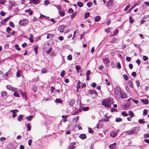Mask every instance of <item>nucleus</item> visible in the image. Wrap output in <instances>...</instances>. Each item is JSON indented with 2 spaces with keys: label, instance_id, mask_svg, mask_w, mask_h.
Here are the masks:
<instances>
[{
  "label": "nucleus",
  "instance_id": "obj_16",
  "mask_svg": "<svg viewBox=\"0 0 149 149\" xmlns=\"http://www.w3.org/2000/svg\"><path fill=\"white\" fill-rule=\"evenodd\" d=\"M101 17L100 16L97 15L95 18V22H98L100 20Z\"/></svg>",
  "mask_w": 149,
  "mask_h": 149
},
{
  "label": "nucleus",
  "instance_id": "obj_5",
  "mask_svg": "<svg viewBox=\"0 0 149 149\" xmlns=\"http://www.w3.org/2000/svg\"><path fill=\"white\" fill-rule=\"evenodd\" d=\"M19 91L20 94L23 97H24V98L26 100L27 98L26 93L24 92L22 90H20Z\"/></svg>",
  "mask_w": 149,
  "mask_h": 149
},
{
  "label": "nucleus",
  "instance_id": "obj_63",
  "mask_svg": "<svg viewBox=\"0 0 149 149\" xmlns=\"http://www.w3.org/2000/svg\"><path fill=\"white\" fill-rule=\"evenodd\" d=\"M126 60L127 61H130L131 60V58L130 57L127 56L126 57Z\"/></svg>",
  "mask_w": 149,
  "mask_h": 149
},
{
  "label": "nucleus",
  "instance_id": "obj_44",
  "mask_svg": "<svg viewBox=\"0 0 149 149\" xmlns=\"http://www.w3.org/2000/svg\"><path fill=\"white\" fill-rule=\"evenodd\" d=\"M9 25L12 28H13L15 26V25H14V23L11 22H9Z\"/></svg>",
  "mask_w": 149,
  "mask_h": 149
},
{
  "label": "nucleus",
  "instance_id": "obj_15",
  "mask_svg": "<svg viewBox=\"0 0 149 149\" xmlns=\"http://www.w3.org/2000/svg\"><path fill=\"white\" fill-rule=\"evenodd\" d=\"M116 145V143H113L110 145L109 147L111 149L114 148Z\"/></svg>",
  "mask_w": 149,
  "mask_h": 149
},
{
  "label": "nucleus",
  "instance_id": "obj_47",
  "mask_svg": "<svg viewBox=\"0 0 149 149\" xmlns=\"http://www.w3.org/2000/svg\"><path fill=\"white\" fill-rule=\"evenodd\" d=\"M123 76L125 80L127 81L128 79V76L127 75L124 74Z\"/></svg>",
  "mask_w": 149,
  "mask_h": 149
},
{
  "label": "nucleus",
  "instance_id": "obj_41",
  "mask_svg": "<svg viewBox=\"0 0 149 149\" xmlns=\"http://www.w3.org/2000/svg\"><path fill=\"white\" fill-rule=\"evenodd\" d=\"M38 46H36L34 47V51L35 52L36 54H37L38 53Z\"/></svg>",
  "mask_w": 149,
  "mask_h": 149
},
{
  "label": "nucleus",
  "instance_id": "obj_34",
  "mask_svg": "<svg viewBox=\"0 0 149 149\" xmlns=\"http://www.w3.org/2000/svg\"><path fill=\"white\" fill-rule=\"evenodd\" d=\"M113 1L112 0H110L107 3V5H111L112 4Z\"/></svg>",
  "mask_w": 149,
  "mask_h": 149
},
{
  "label": "nucleus",
  "instance_id": "obj_17",
  "mask_svg": "<svg viewBox=\"0 0 149 149\" xmlns=\"http://www.w3.org/2000/svg\"><path fill=\"white\" fill-rule=\"evenodd\" d=\"M121 98H127V94L124 93H122L121 95Z\"/></svg>",
  "mask_w": 149,
  "mask_h": 149
},
{
  "label": "nucleus",
  "instance_id": "obj_59",
  "mask_svg": "<svg viewBox=\"0 0 149 149\" xmlns=\"http://www.w3.org/2000/svg\"><path fill=\"white\" fill-rule=\"evenodd\" d=\"M11 29L9 27H7L6 29V31L8 32V33H9V31H11Z\"/></svg>",
  "mask_w": 149,
  "mask_h": 149
},
{
  "label": "nucleus",
  "instance_id": "obj_29",
  "mask_svg": "<svg viewBox=\"0 0 149 149\" xmlns=\"http://www.w3.org/2000/svg\"><path fill=\"white\" fill-rule=\"evenodd\" d=\"M54 6L56 7L58 9L59 13H60V11L61 10V7L59 5H55Z\"/></svg>",
  "mask_w": 149,
  "mask_h": 149
},
{
  "label": "nucleus",
  "instance_id": "obj_19",
  "mask_svg": "<svg viewBox=\"0 0 149 149\" xmlns=\"http://www.w3.org/2000/svg\"><path fill=\"white\" fill-rule=\"evenodd\" d=\"M103 61L105 64L109 63L110 62V61L108 58H105L103 59Z\"/></svg>",
  "mask_w": 149,
  "mask_h": 149
},
{
  "label": "nucleus",
  "instance_id": "obj_12",
  "mask_svg": "<svg viewBox=\"0 0 149 149\" xmlns=\"http://www.w3.org/2000/svg\"><path fill=\"white\" fill-rule=\"evenodd\" d=\"M79 137L81 139H84L86 138V136L85 134H81L79 136Z\"/></svg>",
  "mask_w": 149,
  "mask_h": 149
},
{
  "label": "nucleus",
  "instance_id": "obj_60",
  "mask_svg": "<svg viewBox=\"0 0 149 149\" xmlns=\"http://www.w3.org/2000/svg\"><path fill=\"white\" fill-rule=\"evenodd\" d=\"M47 72V71L45 69L43 68L41 70V72L42 73H46Z\"/></svg>",
  "mask_w": 149,
  "mask_h": 149
},
{
  "label": "nucleus",
  "instance_id": "obj_30",
  "mask_svg": "<svg viewBox=\"0 0 149 149\" xmlns=\"http://www.w3.org/2000/svg\"><path fill=\"white\" fill-rule=\"evenodd\" d=\"M128 84L130 86L131 88H133L134 86L133 85V84L132 82L131 81H130L128 82Z\"/></svg>",
  "mask_w": 149,
  "mask_h": 149
},
{
  "label": "nucleus",
  "instance_id": "obj_21",
  "mask_svg": "<svg viewBox=\"0 0 149 149\" xmlns=\"http://www.w3.org/2000/svg\"><path fill=\"white\" fill-rule=\"evenodd\" d=\"M75 102V100L74 99H72L71 100L70 104L69 105L71 106H73V104H74V103Z\"/></svg>",
  "mask_w": 149,
  "mask_h": 149
},
{
  "label": "nucleus",
  "instance_id": "obj_40",
  "mask_svg": "<svg viewBox=\"0 0 149 149\" xmlns=\"http://www.w3.org/2000/svg\"><path fill=\"white\" fill-rule=\"evenodd\" d=\"M15 49L18 51H20V48L19 47L18 45L17 44H15Z\"/></svg>",
  "mask_w": 149,
  "mask_h": 149
},
{
  "label": "nucleus",
  "instance_id": "obj_46",
  "mask_svg": "<svg viewBox=\"0 0 149 149\" xmlns=\"http://www.w3.org/2000/svg\"><path fill=\"white\" fill-rule=\"evenodd\" d=\"M118 30H117V29L116 30H115L113 34L112 35V36L116 35L118 34Z\"/></svg>",
  "mask_w": 149,
  "mask_h": 149
},
{
  "label": "nucleus",
  "instance_id": "obj_13",
  "mask_svg": "<svg viewBox=\"0 0 149 149\" xmlns=\"http://www.w3.org/2000/svg\"><path fill=\"white\" fill-rule=\"evenodd\" d=\"M141 101L144 104H148L149 103V101L147 99H142L141 100Z\"/></svg>",
  "mask_w": 149,
  "mask_h": 149
},
{
  "label": "nucleus",
  "instance_id": "obj_62",
  "mask_svg": "<svg viewBox=\"0 0 149 149\" xmlns=\"http://www.w3.org/2000/svg\"><path fill=\"white\" fill-rule=\"evenodd\" d=\"M132 75L133 77H136V73L135 72H133L132 73Z\"/></svg>",
  "mask_w": 149,
  "mask_h": 149
},
{
  "label": "nucleus",
  "instance_id": "obj_36",
  "mask_svg": "<svg viewBox=\"0 0 149 149\" xmlns=\"http://www.w3.org/2000/svg\"><path fill=\"white\" fill-rule=\"evenodd\" d=\"M137 86L138 87H139L140 86V84L139 81L136 80V81Z\"/></svg>",
  "mask_w": 149,
  "mask_h": 149
},
{
  "label": "nucleus",
  "instance_id": "obj_27",
  "mask_svg": "<svg viewBox=\"0 0 149 149\" xmlns=\"http://www.w3.org/2000/svg\"><path fill=\"white\" fill-rule=\"evenodd\" d=\"M33 117V115H30L28 117H26V118L28 120H31V119Z\"/></svg>",
  "mask_w": 149,
  "mask_h": 149
},
{
  "label": "nucleus",
  "instance_id": "obj_55",
  "mask_svg": "<svg viewBox=\"0 0 149 149\" xmlns=\"http://www.w3.org/2000/svg\"><path fill=\"white\" fill-rule=\"evenodd\" d=\"M89 108L88 107H84L83 108V110L84 111H87L88 110Z\"/></svg>",
  "mask_w": 149,
  "mask_h": 149
},
{
  "label": "nucleus",
  "instance_id": "obj_39",
  "mask_svg": "<svg viewBox=\"0 0 149 149\" xmlns=\"http://www.w3.org/2000/svg\"><path fill=\"white\" fill-rule=\"evenodd\" d=\"M75 68L77 70H79L81 68V67L78 65L75 66Z\"/></svg>",
  "mask_w": 149,
  "mask_h": 149
},
{
  "label": "nucleus",
  "instance_id": "obj_28",
  "mask_svg": "<svg viewBox=\"0 0 149 149\" xmlns=\"http://www.w3.org/2000/svg\"><path fill=\"white\" fill-rule=\"evenodd\" d=\"M28 21L26 19H24L22 21V26L24 25V24H26L27 23Z\"/></svg>",
  "mask_w": 149,
  "mask_h": 149
},
{
  "label": "nucleus",
  "instance_id": "obj_31",
  "mask_svg": "<svg viewBox=\"0 0 149 149\" xmlns=\"http://www.w3.org/2000/svg\"><path fill=\"white\" fill-rule=\"evenodd\" d=\"M129 21H130V24H132L134 22V20L132 18L131 16H130L129 17Z\"/></svg>",
  "mask_w": 149,
  "mask_h": 149
},
{
  "label": "nucleus",
  "instance_id": "obj_35",
  "mask_svg": "<svg viewBox=\"0 0 149 149\" xmlns=\"http://www.w3.org/2000/svg\"><path fill=\"white\" fill-rule=\"evenodd\" d=\"M13 95L15 97H19V93L17 92H15L13 94Z\"/></svg>",
  "mask_w": 149,
  "mask_h": 149
},
{
  "label": "nucleus",
  "instance_id": "obj_50",
  "mask_svg": "<svg viewBox=\"0 0 149 149\" xmlns=\"http://www.w3.org/2000/svg\"><path fill=\"white\" fill-rule=\"evenodd\" d=\"M117 40V38L116 37L113 38L111 41V42H114L116 41Z\"/></svg>",
  "mask_w": 149,
  "mask_h": 149
},
{
  "label": "nucleus",
  "instance_id": "obj_18",
  "mask_svg": "<svg viewBox=\"0 0 149 149\" xmlns=\"http://www.w3.org/2000/svg\"><path fill=\"white\" fill-rule=\"evenodd\" d=\"M68 117V115L66 116H65V115H63L62 116V117L64 119L63 122L64 123H65L67 121V117Z\"/></svg>",
  "mask_w": 149,
  "mask_h": 149
},
{
  "label": "nucleus",
  "instance_id": "obj_14",
  "mask_svg": "<svg viewBox=\"0 0 149 149\" xmlns=\"http://www.w3.org/2000/svg\"><path fill=\"white\" fill-rule=\"evenodd\" d=\"M7 88L9 90L13 91L14 88L10 85H7L6 86Z\"/></svg>",
  "mask_w": 149,
  "mask_h": 149
},
{
  "label": "nucleus",
  "instance_id": "obj_51",
  "mask_svg": "<svg viewBox=\"0 0 149 149\" xmlns=\"http://www.w3.org/2000/svg\"><path fill=\"white\" fill-rule=\"evenodd\" d=\"M67 59L68 60H71L72 59V56L71 55H68L67 58Z\"/></svg>",
  "mask_w": 149,
  "mask_h": 149
},
{
  "label": "nucleus",
  "instance_id": "obj_6",
  "mask_svg": "<svg viewBox=\"0 0 149 149\" xmlns=\"http://www.w3.org/2000/svg\"><path fill=\"white\" fill-rule=\"evenodd\" d=\"M18 110L17 109H15L13 110H11L10 112H13L12 116L13 118H14L17 115L16 113L17 112H18Z\"/></svg>",
  "mask_w": 149,
  "mask_h": 149
},
{
  "label": "nucleus",
  "instance_id": "obj_52",
  "mask_svg": "<svg viewBox=\"0 0 149 149\" xmlns=\"http://www.w3.org/2000/svg\"><path fill=\"white\" fill-rule=\"evenodd\" d=\"M76 14H77L76 13H74L72 14V15H71V19H72L76 15Z\"/></svg>",
  "mask_w": 149,
  "mask_h": 149
},
{
  "label": "nucleus",
  "instance_id": "obj_42",
  "mask_svg": "<svg viewBox=\"0 0 149 149\" xmlns=\"http://www.w3.org/2000/svg\"><path fill=\"white\" fill-rule=\"evenodd\" d=\"M10 17H7L6 18H5L2 22L5 23H6L7 21H8L9 19L10 18Z\"/></svg>",
  "mask_w": 149,
  "mask_h": 149
},
{
  "label": "nucleus",
  "instance_id": "obj_10",
  "mask_svg": "<svg viewBox=\"0 0 149 149\" xmlns=\"http://www.w3.org/2000/svg\"><path fill=\"white\" fill-rule=\"evenodd\" d=\"M1 96L3 97H6L7 96V93L5 91H3L1 93Z\"/></svg>",
  "mask_w": 149,
  "mask_h": 149
},
{
  "label": "nucleus",
  "instance_id": "obj_43",
  "mask_svg": "<svg viewBox=\"0 0 149 149\" xmlns=\"http://www.w3.org/2000/svg\"><path fill=\"white\" fill-rule=\"evenodd\" d=\"M44 3L45 5L47 6L50 3V2L48 0H46L45 1Z\"/></svg>",
  "mask_w": 149,
  "mask_h": 149
},
{
  "label": "nucleus",
  "instance_id": "obj_11",
  "mask_svg": "<svg viewBox=\"0 0 149 149\" xmlns=\"http://www.w3.org/2000/svg\"><path fill=\"white\" fill-rule=\"evenodd\" d=\"M117 135V133L113 131L110 134V136L112 137H116Z\"/></svg>",
  "mask_w": 149,
  "mask_h": 149
},
{
  "label": "nucleus",
  "instance_id": "obj_57",
  "mask_svg": "<svg viewBox=\"0 0 149 149\" xmlns=\"http://www.w3.org/2000/svg\"><path fill=\"white\" fill-rule=\"evenodd\" d=\"M111 67L112 68H115L116 67V66L115 65L114 63L113 62L111 63Z\"/></svg>",
  "mask_w": 149,
  "mask_h": 149
},
{
  "label": "nucleus",
  "instance_id": "obj_64",
  "mask_svg": "<svg viewBox=\"0 0 149 149\" xmlns=\"http://www.w3.org/2000/svg\"><path fill=\"white\" fill-rule=\"evenodd\" d=\"M144 138H149V134H145L144 135Z\"/></svg>",
  "mask_w": 149,
  "mask_h": 149
},
{
  "label": "nucleus",
  "instance_id": "obj_54",
  "mask_svg": "<svg viewBox=\"0 0 149 149\" xmlns=\"http://www.w3.org/2000/svg\"><path fill=\"white\" fill-rule=\"evenodd\" d=\"M65 74V72L64 70L62 71L61 73V77H63L64 76V75Z\"/></svg>",
  "mask_w": 149,
  "mask_h": 149
},
{
  "label": "nucleus",
  "instance_id": "obj_45",
  "mask_svg": "<svg viewBox=\"0 0 149 149\" xmlns=\"http://www.w3.org/2000/svg\"><path fill=\"white\" fill-rule=\"evenodd\" d=\"M59 13L60 14V15L61 16H63L65 14V12L63 11H61V12H60V13Z\"/></svg>",
  "mask_w": 149,
  "mask_h": 149
},
{
  "label": "nucleus",
  "instance_id": "obj_3",
  "mask_svg": "<svg viewBox=\"0 0 149 149\" xmlns=\"http://www.w3.org/2000/svg\"><path fill=\"white\" fill-rule=\"evenodd\" d=\"M115 93L116 96L118 98H120L122 93L120 88L117 87L115 90Z\"/></svg>",
  "mask_w": 149,
  "mask_h": 149
},
{
  "label": "nucleus",
  "instance_id": "obj_58",
  "mask_svg": "<svg viewBox=\"0 0 149 149\" xmlns=\"http://www.w3.org/2000/svg\"><path fill=\"white\" fill-rule=\"evenodd\" d=\"M147 109H145L143 111V115H146L147 114Z\"/></svg>",
  "mask_w": 149,
  "mask_h": 149
},
{
  "label": "nucleus",
  "instance_id": "obj_8",
  "mask_svg": "<svg viewBox=\"0 0 149 149\" xmlns=\"http://www.w3.org/2000/svg\"><path fill=\"white\" fill-rule=\"evenodd\" d=\"M88 94H89L91 95L95 94L96 95H97V93L95 90H89L88 91Z\"/></svg>",
  "mask_w": 149,
  "mask_h": 149
},
{
  "label": "nucleus",
  "instance_id": "obj_53",
  "mask_svg": "<svg viewBox=\"0 0 149 149\" xmlns=\"http://www.w3.org/2000/svg\"><path fill=\"white\" fill-rule=\"evenodd\" d=\"M143 59L144 61H146L148 59V58L146 56H144L143 57Z\"/></svg>",
  "mask_w": 149,
  "mask_h": 149
},
{
  "label": "nucleus",
  "instance_id": "obj_38",
  "mask_svg": "<svg viewBox=\"0 0 149 149\" xmlns=\"http://www.w3.org/2000/svg\"><path fill=\"white\" fill-rule=\"evenodd\" d=\"M122 120V119L120 118H116V121L117 122H121Z\"/></svg>",
  "mask_w": 149,
  "mask_h": 149
},
{
  "label": "nucleus",
  "instance_id": "obj_4",
  "mask_svg": "<svg viewBox=\"0 0 149 149\" xmlns=\"http://www.w3.org/2000/svg\"><path fill=\"white\" fill-rule=\"evenodd\" d=\"M66 28V26L64 25H62L60 26L58 29V30L61 33L63 32L65 29Z\"/></svg>",
  "mask_w": 149,
  "mask_h": 149
},
{
  "label": "nucleus",
  "instance_id": "obj_20",
  "mask_svg": "<svg viewBox=\"0 0 149 149\" xmlns=\"http://www.w3.org/2000/svg\"><path fill=\"white\" fill-rule=\"evenodd\" d=\"M25 11L26 13H29L30 15H31L33 13V11L30 9L25 10Z\"/></svg>",
  "mask_w": 149,
  "mask_h": 149
},
{
  "label": "nucleus",
  "instance_id": "obj_23",
  "mask_svg": "<svg viewBox=\"0 0 149 149\" xmlns=\"http://www.w3.org/2000/svg\"><path fill=\"white\" fill-rule=\"evenodd\" d=\"M77 5L80 7H82L83 6V4L81 2H78L77 3Z\"/></svg>",
  "mask_w": 149,
  "mask_h": 149
},
{
  "label": "nucleus",
  "instance_id": "obj_25",
  "mask_svg": "<svg viewBox=\"0 0 149 149\" xmlns=\"http://www.w3.org/2000/svg\"><path fill=\"white\" fill-rule=\"evenodd\" d=\"M23 116L22 115H20L18 117V120L19 121H21L23 119Z\"/></svg>",
  "mask_w": 149,
  "mask_h": 149
},
{
  "label": "nucleus",
  "instance_id": "obj_48",
  "mask_svg": "<svg viewBox=\"0 0 149 149\" xmlns=\"http://www.w3.org/2000/svg\"><path fill=\"white\" fill-rule=\"evenodd\" d=\"M139 122L140 124H144L145 123V122L143 120V119H139Z\"/></svg>",
  "mask_w": 149,
  "mask_h": 149
},
{
  "label": "nucleus",
  "instance_id": "obj_32",
  "mask_svg": "<svg viewBox=\"0 0 149 149\" xmlns=\"http://www.w3.org/2000/svg\"><path fill=\"white\" fill-rule=\"evenodd\" d=\"M109 118V117L108 116H107L105 118H102V121H109L108 119Z\"/></svg>",
  "mask_w": 149,
  "mask_h": 149
},
{
  "label": "nucleus",
  "instance_id": "obj_61",
  "mask_svg": "<svg viewBox=\"0 0 149 149\" xmlns=\"http://www.w3.org/2000/svg\"><path fill=\"white\" fill-rule=\"evenodd\" d=\"M52 48H49V49L48 50H47V51H46L47 53V54H49L52 51Z\"/></svg>",
  "mask_w": 149,
  "mask_h": 149
},
{
  "label": "nucleus",
  "instance_id": "obj_22",
  "mask_svg": "<svg viewBox=\"0 0 149 149\" xmlns=\"http://www.w3.org/2000/svg\"><path fill=\"white\" fill-rule=\"evenodd\" d=\"M55 102L56 103H62V101L61 99H56L55 100Z\"/></svg>",
  "mask_w": 149,
  "mask_h": 149
},
{
  "label": "nucleus",
  "instance_id": "obj_2",
  "mask_svg": "<svg viewBox=\"0 0 149 149\" xmlns=\"http://www.w3.org/2000/svg\"><path fill=\"white\" fill-rule=\"evenodd\" d=\"M112 102V100L106 99L102 100V103L105 107H109L111 106V102Z\"/></svg>",
  "mask_w": 149,
  "mask_h": 149
},
{
  "label": "nucleus",
  "instance_id": "obj_56",
  "mask_svg": "<svg viewBox=\"0 0 149 149\" xmlns=\"http://www.w3.org/2000/svg\"><path fill=\"white\" fill-rule=\"evenodd\" d=\"M88 132L90 133H93V130L90 128V127L88 128Z\"/></svg>",
  "mask_w": 149,
  "mask_h": 149
},
{
  "label": "nucleus",
  "instance_id": "obj_26",
  "mask_svg": "<svg viewBox=\"0 0 149 149\" xmlns=\"http://www.w3.org/2000/svg\"><path fill=\"white\" fill-rule=\"evenodd\" d=\"M90 15V13L88 12H86L85 14L84 17L85 19H86Z\"/></svg>",
  "mask_w": 149,
  "mask_h": 149
},
{
  "label": "nucleus",
  "instance_id": "obj_9",
  "mask_svg": "<svg viewBox=\"0 0 149 149\" xmlns=\"http://www.w3.org/2000/svg\"><path fill=\"white\" fill-rule=\"evenodd\" d=\"M39 0H30V3L31 4H37L39 3Z\"/></svg>",
  "mask_w": 149,
  "mask_h": 149
},
{
  "label": "nucleus",
  "instance_id": "obj_1",
  "mask_svg": "<svg viewBox=\"0 0 149 149\" xmlns=\"http://www.w3.org/2000/svg\"><path fill=\"white\" fill-rule=\"evenodd\" d=\"M139 127H140L138 126H136L133 127L127 132V134L130 135L132 134H136L138 133L139 131Z\"/></svg>",
  "mask_w": 149,
  "mask_h": 149
},
{
  "label": "nucleus",
  "instance_id": "obj_24",
  "mask_svg": "<svg viewBox=\"0 0 149 149\" xmlns=\"http://www.w3.org/2000/svg\"><path fill=\"white\" fill-rule=\"evenodd\" d=\"M129 116L131 117H132L134 116V114L133 112L131 111H129Z\"/></svg>",
  "mask_w": 149,
  "mask_h": 149
},
{
  "label": "nucleus",
  "instance_id": "obj_37",
  "mask_svg": "<svg viewBox=\"0 0 149 149\" xmlns=\"http://www.w3.org/2000/svg\"><path fill=\"white\" fill-rule=\"evenodd\" d=\"M122 115L124 116H128L127 114L125 111H123L121 113Z\"/></svg>",
  "mask_w": 149,
  "mask_h": 149
},
{
  "label": "nucleus",
  "instance_id": "obj_33",
  "mask_svg": "<svg viewBox=\"0 0 149 149\" xmlns=\"http://www.w3.org/2000/svg\"><path fill=\"white\" fill-rule=\"evenodd\" d=\"M26 127L27 128L28 130L30 131L31 130V127L29 123H28L26 124Z\"/></svg>",
  "mask_w": 149,
  "mask_h": 149
},
{
  "label": "nucleus",
  "instance_id": "obj_49",
  "mask_svg": "<svg viewBox=\"0 0 149 149\" xmlns=\"http://www.w3.org/2000/svg\"><path fill=\"white\" fill-rule=\"evenodd\" d=\"M93 3H92L89 2L87 4V5L88 7H90L92 5Z\"/></svg>",
  "mask_w": 149,
  "mask_h": 149
},
{
  "label": "nucleus",
  "instance_id": "obj_7",
  "mask_svg": "<svg viewBox=\"0 0 149 149\" xmlns=\"http://www.w3.org/2000/svg\"><path fill=\"white\" fill-rule=\"evenodd\" d=\"M76 144V143L75 142L71 143H70L68 148L71 149H74L76 147V146H74Z\"/></svg>",
  "mask_w": 149,
  "mask_h": 149
}]
</instances>
